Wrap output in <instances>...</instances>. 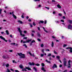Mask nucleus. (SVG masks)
Returning <instances> with one entry per match:
<instances>
[{"mask_svg":"<svg viewBox=\"0 0 72 72\" xmlns=\"http://www.w3.org/2000/svg\"><path fill=\"white\" fill-rule=\"evenodd\" d=\"M21 17L22 18H24V16L23 15L21 16Z\"/></svg>","mask_w":72,"mask_h":72,"instance_id":"obj_62","label":"nucleus"},{"mask_svg":"<svg viewBox=\"0 0 72 72\" xmlns=\"http://www.w3.org/2000/svg\"><path fill=\"white\" fill-rule=\"evenodd\" d=\"M38 29L39 31H40V27H38Z\"/></svg>","mask_w":72,"mask_h":72,"instance_id":"obj_55","label":"nucleus"},{"mask_svg":"<svg viewBox=\"0 0 72 72\" xmlns=\"http://www.w3.org/2000/svg\"><path fill=\"white\" fill-rule=\"evenodd\" d=\"M31 35L32 37H33V36H34V34H33V33H32Z\"/></svg>","mask_w":72,"mask_h":72,"instance_id":"obj_50","label":"nucleus"},{"mask_svg":"<svg viewBox=\"0 0 72 72\" xmlns=\"http://www.w3.org/2000/svg\"><path fill=\"white\" fill-rule=\"evenodd\" d=\"M40 0H34V1H40Z\"/></svg>","mask_w":72,"mask_h":72,"instance_id":"obj_40","label":"nucleus"},{"mask_svg":"<svg viewBox=\"0 0 72 72\" xmlns=\"http://www.w3.org/2000/svg\"><path fill=\"white\" fill-rule=\"evenodd\" d=\"M3 10L2 9H0V14H1V12H2Z\"/></svg>","mask_w":72,"mask_h":72,"instance_id":"obj_33","label":"nucleus"},{"mask_svg":"<svg viewBox=\"0 0 72 72\" xmlns=\"http://www.w3.org/2000/svg\"><path fill=\"white\" fill-rule=\"evenodd\" d=\"M45 8H46V9H48V10H49L50 9L48 7H45Z\"/></svg>","mask_w":72,"mask_h":72,"instance_id":"obj_45","label":"nucleus"},{"mask_svg":"<svg viewBox=\"0 0 72 72\" xmlns=\"http://www.w3.org/2000/svg\"><path fill=\"white\" fill-rule=\"evenodd\" d=\"M23 46H25V48H27V46H26V44H24L23 45Z\"/></svg>","mask_w":72,"mask_h":72,"instance_id":"obj_32","label":"nucleus"},{"mask_svg":"<svg viewBox=\"0 0 72 72\" xmlns=\"http://www.w3.org/2000/svg\"><path fill=\"white\" fill-rule=\"evenodd\" d=\"M18 22H19V23H21V24H22L23 23V22H22V21H21L20 20L18 21Z\"/></svg>","mask_w":72,"mask_h":72,"instance_id":"obj_20","label":"nucleus"},{"mask_svg":"<svg viewBox=\"0 0 72 72\" xmlns=\"http://www.w3.org/2000/svg\"><path fill=\"white\" fill-rule=\"evenodd\" d=\"M51 47H54V42H52L51 44Z\"/></svg>","mask_w":72,"mask_h":72,"instance_id":"obj_14","label":"nucleus"},{"mask_svg":"<svg viewBox=\"0 0 72 72\" xmlns=\"http://www.w3.org/2000/svg\"><path fill=\"white\" fill-rule=\"evenodd\" d=\"M25 68H26V69H28V70H29V71L31 70V68H30L27 67H26Z\"/></svg>","mask_w":72,"mask_h":72,"instance_id":"obj_13","label":"nucleus"},{"mask_svg":"<svg viewBox=\"0 0 72 72\" xmlns=\"http://www.w3.org/2000/svg\"><path fill=\"white\" fill-rule=\"evenodd\" d=\"M41 6V5L39 4V5H38V8H40Z\"/></svg>","mask_w":72,"mask_h":72,"instance_id":"obj_35","label":"nucleus"},{"mask_svg":"<svg viewBox=\"0 0 72 72\" xmlns=\"http://www.w3.org/2000/svg\"><path fill=\"white\" fill-rule=\"evenodd\" d=\"M33 42H35V40H33V41H32L31 42L32 43H33Z\"/></svg>","mask_w":72,"mask_h":72,"instance_id":"obj_37","label":"nucleus"},{"mask_svg":"<svg viewBox=\"0 0 72 72\" xmlns=\"http://www.w3.org/2000/svg\"><path fill=\"white\" fill-rule=\"evenodd\" d=\"M27 39V37H24L23 38V39Z\"/></svg>","mask_w":72,"mask_h":72,"instance_id":"obj_46","label":"nucleus"},{"mask_svg":"<svg viewBox=\"0 0 72 72\" xmlns=\"http://www.w3.org/2000/svg\"><path fill=\"white\" fill-rule=\"evenodd\" d=\"M28 21H29V22H31L32 21H31V20L29 19L28 20Z\"/></svg>","mask_w":72,"mask_h":72,"instance_id":"obj_58","label":"nucleus"},{"mask_svg":"<svg viewBox=\"0 0 72 72\" xmlns=\"http://www.w3.org/2000/svg\"><path fill=\"white\" fill-rule=\"evenodd\" d=\"M30 24V26L31 27H33L32 24Z\"/></svg>","mask_w":72,"mask_h":72,"instance_id":"obj_51","label":"nucleus"},{"mask_svg":"<svg viewBox=\"0 0 72 72\" xmlns=\"http://www.w3.org/2000/svg\"><path fill=\"white\" fill-rule=\"evenodd\" d=\"M60 21L62 22H64V20H63L61 19Z\"/></svg>","mask_w":72,"mask_h":72,"instance_id":"obj_44","label":"nucleus"},{"mask_svg":"<svg viewBox=\"0 0 72 72\" xmlns=\"http://www.w3.org/2000/svg\"><path fill=\"white\" fill-rule=\"evenodd\" d=\"M17 29L18 30V31H19V32L20 33V35L21 36H23V37H24V34H22V32L21 30V29L20 28H17Z\"/></svg>","mask_w":72,"mask_h":72,"instance_id":"obj_2","label":"nucleus"},{"mask_svg":"<svg viewBox=\"0 0 72 72\" xmlns=\"http://www.w3.org/2000/svg\"><path fill=\"white\" fill-rule=\"evenodd\" d=\"M0 38L1 39L3 40H4V41H5L6 42H7V41H8V40H5V38H4L3 37V36H0Z\"/></svg>","mask_w":72,"mask_h":72,"instance_id":"obj_3","label":"nucleus"},{"mask_svg":"<svg viewBox=\"0 0 72 72\" xmlns=\"http://www.w3.org/2000/svg\"><path fill=\"white\" fill-rule=\"evenodd\" d=\"M3 58H4V59H7V58H8L9 57H8V56L7 55L5 56H3Z\"/></svg>","mask_w":72,"mask_h":72,"instance_id":"obj_12","label":"nucleus"},{"mask_svg":"<svg viewBox=\"0 0 72 72\" xmlns=\"http://www.w3.org/2000/svg\"><path fill=\"white\" fill-rule=\"evenodd\" d=\"M1 34H3V33H4V32H1Z\"/></svg>","mask_w":72,"mask_h":72,"instance_id":"obj_61","label":"nucleus"},{"mask_svg":"<svg viewBox=\"0 0 72 72\" xmlns=\"http://www.w3.org/2000/svg\"><path fill=\"white\" fill-rule=\"evenodd\" d=\"M44 47V44H42L41 45V47Z\"/></svg>","mask_w":72,"mask_h":72,"instance_id":"obj_47","label":"nucleus"},{"mask_svg":"<svg viewBox=\"0 0 72 72\" xmlns=\"http://www.w3.org/2000/svg\"><path fill=\"white\" fill-rule=\"evenodd\" d=\"M44 63H42V67H44Z\"/></svg>","mask_w":72,"mask_h":72,"instance_id":"obj_38","label":"nucleus"},{"mask_svg":"<svg viewBox=\"0 0 72 72\" xmlns=\"http://www.w3.org/2000/svg\"><path fill=\"white\" fill-rule=\"evenodd\" d=\"M11 71H14V70L13 69H10Z\"/></svg>","mask_w":72,"mask_h":72,"instance_id":"obj_57","label":"nucleus"},{"mask_svg":"<svg viewBox=\"0 0 72 72\" xmlns=\"http://www.w3.org/2000/svg\"><path fill=\"white\" fill-rule=\"evenodd\" d=\"M57 7L58 8H61V6H60L59 4H58L57 5Z\"/></svg>","mask_w":72,"mask_h":72,"instance_id":"obj_18","label":"nucleus"},{"mask_svg":"<svg viewBox=\"0 0 72 72\" xmlns=\"http://www.w3.org/2000/svg\"><path fill=\"white\" fill-rule=\"evenodd\" d=\"M56 57H57V58L58 59H60V56H56Z\"/></svg>","mask_w":72,"mask_h":72,"instance_id":"obj_26","label":"nucleus"},{"mask_svg":"<svg viewBox=\"0 0 72 72\" xmlns=\"http://www.w3.org/2000/svg\"><path fill=\"white\" fill-rule=\"evenodd\" d=\"M70 62H71V61L70 60H69L68 62V65L70 66L71 64H70Z\"/></svg>","mask_w":72,"mask_h":72,"instance_id":"obj_21","label":"nucleus"},{"mask_svg":"<svg viewBox=\"0 0 72 72\" xmlns=\"http://www.w3.org/2000/svg\"><path fill=\"white\" fill-rule=\"evenodd\" d=\"M32 32L33 33H35V30H32Z\"/></svg>","mask_w":72,"mask_h":72,"instance_id":"obj_43","label":"nucleus"},{"mask_svg":"<svg viewBox=\"0 0 72 72\" xmlns=\"http://www.w3.org/2000/svg\"><path fill=\"white\" fill-rule=\"evenodd\" d=\"M13 62L14 63H17V62H15V60H14L13 61Z\"/></svg>","mask_w":72,"mask_h":72,"instance_id":"obj_41","label":"nucleus"},{"mask_svg":"<svg viewBox=\"0 0 72 72\" xmlns=\"http://www.w3.org/2000/svg\"><path fill=\"white\" fill-rule=\"evenodd\" d=\"M12 13V16H13V17L15 19H16L17 18V17L14 14V12H13Z\"/></svg>","mask_w":72,"mask_h":72,"instance_id":"obj_9","label":"nucleus"},{"mask_svg":"<svg viewBox=\"0 0 72 72\" xmlns=\"http://www.w3.org/2000/svg\"><path fill=\"white\" fill-rule=\"evenodd\" d=\"M50 56H51V53H49L47 55V57H50Z\"/></svg>","mask_w":72,"mask_h":72,"instance_id":"obj_24","label":"nucleus"},{"mask_svg":"<svg viewBox=\"0 0 72 72\" xmlns=\"http://www.w3.org/2000/svg\"><path fill=\"white\" fill-rule=\"evenodd\" d=\"M37 40H38V41H39V42L41 41V39H39V38L37 39Z\"/></svg>","mask_w":72,"mask_h":72,"instance_id":"obj_39","label":"nucleus"},{"mask_svg":"<svg viewBox=\"0 0 72 72\" xmlns=\"http://www.w3.org/2000/svg\"><path fill=\"white\" fill-rule=\"evenodd\" d=\"M54 53L55 54H58V52H57L55 51H54Z\"/></svg>","mask_w":72,"mask_h":72,"instance_id":"obj_27","label":"nucleus"},{"mask_svg":"<svg viewBox=\"0 0 72 72\" xmlns=\"http://www.w3.org/2000/svg\"><path fill=\"white\" fill-rule=\"evenodd\" d=\"M24 33H27V31H24Z\"/></svg>","mask_w":72,"mask_h":72,"instance_id":"obj_53","label":"nucleus"},{"mask_svg":"<svg viewBox=\"0 0 72 72\" xmlns=\"http://www.w3.org/2000/svg\"><path fill=\"white\" fill-rule=\"evenodd\" d=\"M31 41V40H28L26 41V42H30V41Z\"/></svg>","mask_w":72,"mask_h":72,"instance_id":"obj_34","label":"nucleus"},{"mask_svg":"<svg viewBox=\"0 0 72 72\" xmlns=\"http://www.w3.org/2000/svg\"><path fill=\"white\" fill-rule=\"evenodd\" d=\"M62 18L63 19H66V17H65V16H63V17Z\"/></svg>","mask_w":72,"mask_h":72,"instance_id":"obj_54","label":"nucleus"},{"mask_svg":"<svg viewBox=\"0 0 72 72\" xmlns=\"http://www.w3.org/2000/svg\"><path fill=\"white\" fill-rule=\"evenodd\" d=\"M68 30H69V29L70 30H71V29H72V26L71 25H69L68 26Z\"/></svg>","mask_w":72,"mask_h":72,"instance_id":"obj_5","label":"nucleus"},{"mask_svg":"<svg viewBox=\"0 0 72 72\" xmlns=\"http://www.w3.org/2000/svg\"><path fill=\"white\" fill-rule=\"evenodd\" d=\"M58 15H59V16H62V14H60V13H59L58 14Z\"/></svg>","mask_w":72,"mask_h":72,"instance_id":"obj_36","label":"nucleus"},{"mask_svg":"<svg viewBox=\"0 0 72 72\" xmlns=\"http://www.w3.org/2000/svg\"><path fill=\"white\" fill-rule=\"evenodd\" d=\"M6 33L7 35H9V31L8 30H6Z\"/></svg>","mask_w":72,"mask_h":72,"instance_id":"obj_17","label":"nucleus"},{"mask_svg":"<svg viewBox=\"0 0 72 72\" xmlns=\"http://www.w3.org/2000/svg\"><path fill=\"white\" fill-rule=\"evenodd\" d=\"M42 71H43L44 72H46V70L44 68H42L41 69Z\"/></svg>","mask_w":72,"mask_h":72,"instance_id":"obj_16","label":"nucleus"},{"mask_svg":"<svg viewBox=\"0 0 72 72\" xmlns=\"http://www.w3.org/2000/svg\"><path fill=\"white\" fill-rule=\"evenodd\" d=\"M11 45H15V43H11L10 44Z\"/></svg>","mask_w":72,"mask_h":72,"instance_id":"obj_25","label":"nucleus"},{"mask_svg":"<svg viewBox=\"0 0 72 72\" xmlns=\"http://www.w3.org/2000/svg\"><path fill=\"white\" fill-rule=\"evenodd\" d=\"M19 67L20 68H21V69H23V66H22V65H20L19 66Z\"/></svg>","mask_w":72,"mask_h":72,"instance_id":"obj_15","label":"nucleus"},{"mask_svg":"<svg viewBox=\"0 0 72 72\" xmlns=\"http://www.w3.org/2000/svg\"><path fill=\"white\" fill-rule=\"evenodd\" d=\"M29 65H30V66H34V65H35V63H34L33 62L31 63V62H30L29 63Z\"/></svg>","mask_w":72,"mask_h":72,"instance_id":"obj_8","label":"nucleus"},{"mask_svg":"<svg viewBox=\"0 0 72 72\" xmlns=\"http://www.w3.org/2000/svg\"><path fill=\"white\" fill-rule=\"evenodd\" d=\"M53 14H55V11H53Z\"/></svg>","mask_w":72,"mask_h":72,"instance_id":"obj_64","label":"nucleus"},{"mask_svg":"<svg viewBox=\"0 0 72 72\" xmlns=\"http://www.w3.org/2000/svg\"><path fill=\"white\" fill-rule=\"evenodd\" d=\"M18 55L19 56H20V58H25V55L24 54H22L21 53H18Z\"/></svg>","mask_w":72,"mask_h":72,"instance_id":"obj_1","label":"nucleus"},{"mask_svg":"<svg viewBox=\"0 0 72 72\" xmlns=\"http://www.w3.org/2000/svg\"><path fill=\"white\" fill-rule=\"evenodd\" d=\"M9 51L10 52H13V50H10Z\"/></svg>","mask_w":72,"mask_h":72,"instance_id":"obj_56","label":"nucleus"},{"mask_svg":"<svg viewBox=\"0 0 72 72\" xmlns=\"http://www.w3.org/2000/svg\"><path fill=\"white\" fill-rule=\"evenodd\" d=\"M6 67L8 68V67L9 66V65L8 64H6Z\"/></svg>","mask_w":72,"mask_h":72,"instance_id":"obj_22","label":"nucleus"},{"mask_svg":"<svg viewBox=\"0 0 72 72\" xmlns=\"http://www.w3.org/2000/svg\"><path fill=\"white\" fill-rule=\"evenodd\" d=\"M55 68H57V66L56 65V64H54L53 66L52 67V68L53 69H54Z\"/></svg>","mask_w":72,"mask_h":72,"instance_id":"obj_6","label":"nucleus"},{"mask_svg":"<svg viewBox=\"0 0 72 72\" xmlns=\"http://www.w3.org/2000/svg\"><path fill=\"white\" fill-rule=\"evenodd\" d=\"M37 36H38V37H41V35H40V33L38 32L37 33Z\"/></svg>","mask_w":72,"mask_h":72,"instance_id":"obj_10","label":"nucleus"},{"mask_svg":"<svg viewBox=\"0 0 72 72\" xmlns=\"http://www.w3.org/2000/svg\"><path fill=\"white\" fill-rule=\"evenodd\" d=\"M66 46H67V44H64L63 45V47L64 48V47H66Z\"/></svg>","mask_w":72,"mask_h":72,"instance_id":"obj_42","label":"nucleus"},{"mask_svg":"<svg viewBox=\"0 0 72 72\" xmlns=\"http://www.w3.org/2000/svg\"><path fill=\"white\" fill-rule=\"evenodd\" d=\"M47 22V21L46 20H45L44 21V24H46V23Z\"/></svg>","mask_w":72,"mask_h":72,"instance_id":"obj_52","label":"nucleus"},{"mask_svg":"<svg viewBox=\"0 0 72 72\" xmlns=\"http://www.w3.org/2000/svg\"><path fill=\"white\" fill-rule=\"evenodd\" d=\"M44 55L43 54H40V57H44Z\"/></svg>","mask_w":72,"mask_h":72,"instance_id":"obj_31","label":"nucleus"},{"mask_svg":"<svg viewBox=\"0 0 72 72\" xmlns=\"http://www.w3.org/2000/svg\"><path fill=\"white\" fill-rule=\"evenodd\" d=\"M22 71H26V69H22Z\"/></svg>","mask_w":72,"mask_h":72,"instance_id":"obj_30","label":"nucleus"},{"mask_svg":"<svg viewBox=\"0 0 72 72\" xmlns=\"http://www.w3.org/2000/svg\"><path fill=\"white\" fill-rule=\"evenodd\" d=\"M70 49L69 50L70 53H72V48L71 47H68L66 48V49Z\"/></svg>","mask_w":72,"mask_h":72,"instance_id":"obj_4","label":"nucleus"},{"mask_svg":"<svg viewBox=\"0 0 72 72\" xmlns=\"http://www.w3.org/2000/svg\"><path fill=\"white\" fill-rule=\"evenodd\" d=\"M44 21H40V22H39V24L40 23H44Z\"/></svg>","mask_w":72,"mask_h":72,"instance_id":"obj_23","label":"nucleus"},{"mask_svg":"<svg viewBox=\"0 0 72 72\" xmlns=\"http://www.w3.org/2000/svg\"><path fill=\"white\" fill-rule=\"evenodd\" d=\"M33 25L35 26H36V24L35 23V22H33Z\"/></svg>","mask_w":72,"mask_h":72,"instance_id":"obj_48","label":"nucleus"},{"mask_svg":"<svg viewBox=\"0 0 72 72\" xmlns=\"http://www.w3.org/2000/svg\"><path fill=\"white\" fill-rule=\"evenodd\" d=\"M33 69H35V70L36 71V72H37V69L35 67H34L33 68Z\"/></svg>","mask_w":72,"mask_h":72,"instance_id":"obj_19","label":"nucleus"},{"mask_svg":"<svg viewBox=\"0 0 72 72\" xmlns=\"http://www.w3.org/2000/svg\"><path fill=\"white\" fill-rule=\"evenodd\" d=\"M15 72H19V71H18V70H15Z\"/></svg>","mask_w":72,"mask_h":72,"instance_id":"obj_59","label":"nucleus"},{"mask_svg":"<svg viewBox=\"0 0 72 72\" xmlns=\"http://www.w3.org/2000/svg\"><path fill=\"white\" fill-rule=\"evenodd\" d=\"M63 63L64 66H67V61H64Z\"/></svg>","mask_w":72,"mask_h":72,"instance_id":"obj_11","label":"nucleus"},{"mask_svg":"<svg viewBox=\"0 0 72 72\" xmlns=\"http://www.w3.org/2000/svg\"><path fill=\"white\" fill-rule=\"evenodd\" d=\"M69 23H71V24H72V20H69Z\"/></svg>","mask_w":72,"mask_h":72,"instance_id":"obj_28","label":"nucleus"},{"mask_svg":"<svg viewBox=\"0 0 72 72\" xmlns=\"http://www.w3.org/2000/svg\"><path fill=\"white\" fill-rule=\"evenodd\" d=\"M46 51H50V50L49 49H47L46 50Z\"/></svg>","mask_w":72,"mask_h":72,"instance_id":"obj_49","label":"nucleus"},{"mask_svg":"<svg viewBox=\"0 0 72 72\" xmlns=\"http://www.w3.org/2000/svg\"><path fill=\"white\" fill-rule=\"evenodd\" d=\"M35 64L37 66H40V64Z\"/></svg>","mask_w":72,"mask_h":72,"instance_id":"obj_29","label":"nucleus"},{"mask_svg":"<svg viewBox=\"0 0 72 72\" xmlns=\"http://www.w3.org/2000/svg\"><path fill=\"white\" fill-rule=\"evenodd\" d=\"M60 67H62V65L61 64L59 66Z\"/></svg>","mask_w":72,"mask_h":72,"instance_id":"obj_63","label":"nucleus"},{"mask_svg":"<svg viewBox=\"0 0 72 72\" xmlns=\"http://www.w3.org/2000/svg\"><path fill=\"white\" fill-rule=\"evenodd\" d=\"M52 2H55V0H52Z\"/></svg>","mask_w":72,"mask_h":72,"instance_id":"obj_60","label":"nucleus"},{"mask_svg":"<svg viewBox=\"0 0 72 72\" xmlns=\"http://www.w3.org/2000/svg\"><path fill=\"white\" fill-rule=\"evenodd\" d=\"M28 53V54H30V56H33V57H35L34 53H33L32 54L31 53V52H29Z\"/></svg>","mask_w":72,"mask_h":72,"instance_id":"obj_7","label":"nucleus"}]
</instances>
